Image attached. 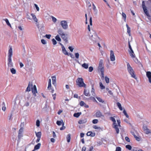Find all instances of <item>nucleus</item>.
<instances>
[{"label":"nucleus","mask_w":151,"mask_h":151,"mask_svg":"<svg viewBox=\"0 0 151 151\" xmlns=\"http://www.w3.org/2000/svg\"><path fill=\"white\" fill-rule=\"evenodd\" d=\"M115 117V116H114V117H110L109 119L110 120L113 122V128L115 129V130L116 131V133L117 134H118L119 133V130L118 127H120L121 126L120 125L121 122L120 120H117V122L118 125H117L116 123V121L115 119L114 118V117Z\"/></svg>","instance_id":"obj_1"},{"label":"nucleus","mask_w":151,"mask_h":151,"mask_svg":"<svg viewBox=\"0 0 151 151\" xmlns=\"http://www.w3.org/2000/svg\"><path fill=\"white\" fill-rule=\"evenodd\" d=\"M31 89L32 92L35 96H36V93H37L36 86L34 85L33 86L32 83L29 82L28 86L27 88L26 91H29Z\"/></svg>","instance_id":"obj_2"},{"label":"nucleus","mask_w":151,"mask_h":151,"mask_svg":"<svg viewBox=\"0 0 151 151\" xmlns=\"http://www.w3.org/2000/svg\"><path fill=\"white\" fill-rule=\"evenodd\" d=\"M12 47H10L9 50L8 57V66L12 67L13 66V63L12 60Z\"/></svg>","instance_id":"obj_3"},{"label":"nucleus","mask_w":151,"mask_h":151,"mask_svg":"<svg viewBox=\"0 0 151 151\" xmlns=\"http://www.w3.org/2000/svg\"><path fill=\"white\" fill-rule=\"evenodd\" d=\"M127 70L129 73L131 75V77L135 79H136V77L134 73V72L129 63H127Z\"/></svg>","instance_id":"obj_4"},{"label":"nucleus","mask_w":151,"mask_h":151,"mask_svg":"<svg viewBox=\"0 0 151 151\" xmlns=\"http://www.w3.org/2000/svg\"><path fill=\"white\" fill-rule=\"evenodd\" d=\"M76 83L80 87H86V85L84 83L83 79L81 78H78L76 81Z\"/></svg>","instance_id":"obj_5"},{"label":"nucleus","mask_w":151,"mask_h":151,"mask_svg":"<svg viewBox=\"0 0 151 151\" xmlns=\"http://www.w3.org/2000/svg\"><path fill=\"white\" fill-rule=\"evenodd\" d=\"M60 24L62 28L64 29H66L68 28V25L66 21H62L60 22Z\"/></svg>","instance_id":"obj_6"},{"label":"nucleus","mask_w":151,"mask_h":151,"mask_svg":"<svg viewBox=\"0 0 151 151\" xmlns=\"http://www.w3.org/2000/svg\"><path fill=\"white\" fill-rule=\"evenodd\" d=\"M98 71L101 72V77L104 78V67L99 66L98 67Z\"/></svg>","instance_id":"obj_7"},{"label":"nucleus","mask_w":151,"mask_h":151,"mask_svg":"<svg viewBox=\"0 0 151 151\" xmlns=\"http://www.w3.org/2000/svg\"><path fill=\"white\" fill-rule=\"evenodd\" d=\"M95 116L96 117L100 118L104 117V115L99 111H98L95 114Z\"/></svg>","instance_id":"obj_8"},{"label":"nucleus","mask_w":151,"mask_h":151,"mask_svg":"<svg viewBox=\"0 0 151 151\" xmlns=\"http://www.w3.org/2000/svg\"><path fill=\"white\" fill-rule=\"evenodd\" d=\"M110 58L111 61H114L115 60V57L114 55V52L112 50L110 51Z\"/></svg>","instance_id":"obj_9"},{"label":"nucleus","mask_w":151,"mask_h":151,"mask_svg":"<svg viewBox=\"0 0 151 151\" xmlns=\"http://www.w3.org/2000/svg\"><path fill=\"white\" fill-rule=\"evenodd\" d=\"M143 129L146 134H147L151 133L150 130L148 129L146 126H143Z\"/></svg>","instance_id":"obj_10"},{"label":"nucleus","mask_w":151,"mask_h":151,"mask_svg":"<svg viewBox=\"0 0 151 151\" xmlns=\"http://www.w3.org/2000/svg\"><path fill=\"white\" fill-rule=\"evenodd\" d=\"M67 35H65V34L64 33L61 36L62 39L66 43H67L68 42L67 37Z\"/></svg>","instance_id":"obj_11"},{"label":"nucleus","mask_w":151,"mask_h":151,"mask_svg":"<svg viewBox=\"0 0 151 151\" xmlns=\"http://www.w3.org/2000/svg\"><path fill=\"white\" fill-rule=\"evenodd\" d=\"M146 76L149 79V82L151 83V72L147 71L146 72Z\"/></svg>","instance_id":"obj_12"},{"label":"nucleus","mask_w":151,"mask_h":151,"mask_svg":"<svg viewBox=\"0 0 151 151\" xmlns=\"http://www.w3.org/2000/svg\"><path fill=\"white\" fill-rule=\"evenodd\" d=\"M60 45L62 46V50L63 53L65 55H68V53L66 51L65 47L61 43H60Z\"/></svg>","instance_id":"obj_13"},{"label":"nucleus","mask_w":151,"mask_h":151,"mask_svg":"<svg viewBox=\"0 0 151 151\" xmlns=\"http://www.w3.org/2000/svg\"><path fill=\"white\" fill-rule=\"evenodd\" d=\"M83 93L85 96H90L89 90L87 89H85L83 91Z\"/></svg>","instance_id":"obj_14"},{"label":"nucleus","mask_w":151,"mask_h":151,"mask_svg":"<svg viewBox=\"0 0 151 151\" xmlns=\"http://www.w3.org/2000/svg\"><path fill=\"white\" fill-rule=\"evenodd\" d=\"M87 121L86 119H84L79 120L78 121V123L79 124H81L86 123Z\"/></svg>","instance_id":"obj_15"},{"label":"nucleus","mask_w":151,"mask_h":151,"mask_svg":"<svg viewBox=\"0 0 151 151\" xmlns=\"http://www.w3.org/2000/svg\"><path fill=\"white\" fill-rule=\"evenodd\" d=\"M52 83L55 86L56 85V78L55 76H52Z\"/></svg>","instance_id":"obj_16"},{"label":"nucleus","mask_w":151,"mask_h":151,"mask_svg":"<svg viewBox=\"0 0 151 151\" xmlns=\"http://www.w3.org/2000/svg\"><path fill=\"white\" fill-rule=\"evenodd\" d=\"M126 27L127 28V32L128 33L129 35V36H131V34L130 33L131 32V30H130V28L129 27L128 25L127 24L126 25Z\"/></svg>","instance_id":"obj_17"},{"label":"nucleus","mask_w":151,"mask_h":151,"mask_svg":"<svg viewBox=\"0 0 151 151\" xmlns=\"http://www.w3.org/2000/svg\"><path fill=\"white\" fill-rule=\"evenodd\" d=\"M31 15L32 16L34 20L36 22H37L38 19L36 18L35 15L34 14L32 13L31 14Z\"/></svg>","instance_id":"obj_18"},{"label":"nucleus","mask_w":151,"mask_h":151,"mask_svg":"<svg viewBox=\"0 0 151 151\" xmlns=\"http://www.w3.org/2000/svg\"><path fill=\"white\" fill-rule=\"evenodd\" d=\"M41 146V144L40 143H38L34 147L35 150H37L39 149Z\"/></svg>","instance_id":"obj_19"},{"label":"nucleus","mask_w":151,"mask_h":151,"mask_svg":"<svg viewBox=\"0 0 151 151\" xmlns=\"http://www.w3.org/2000/svg\"><path fill=\"white\" fill-rule=\"evenodd\" d=\"M129 54L130 55L131 57L132 58H134L135 57V54L134 53L133 51V50L129 51Z\"/></svg>","instance_id":"obj_20"},{"label":"nucleus","mask_w":151,"mask_h":151,"mask_svg":"<svg viewBox=\"0 0 151 151\" xmlns=\"http://www.w3.org/2000/svg\"><path fill=\"white\" fill-rule=\"evenodd\" d=\"M81 114V112H78L75 113L73 114L74 116L76 118H78Z\"/></svg>","instance_id":"obj_21"},{"label":"nucleus","mask_w":151,"mask_h":151,"mask_svg":"<svg viewBox=\"0 0 151 151\" xmlns=\"http://www.w3.org/2000/svg\"><path fill=\"white\" fill-rule=\"evenodd\" d=\"M82 66L84 68L86 69L88 68V64L84 63L82 65Z\"/></svg>","instance_id":"obj_22"},{"label":"nucleus","mask_w":151,"mask_h":151,"mask_svg":"<svg viewBox=\"0 0 151 151\" xmlns=\"http://www.w3.org/2000/svg\"><path fill=\"white\" fill-rule=\"evenodd\" d=\"M117 106L119 108L120 110H122L123 108L120 103H119V102H117Z\"/></svg>","instance_id":"obj_23"},{"label":"nucleus","mask_w":151,"mask_h":151,"mask_svg":"<svg viewBox=\"0 0 151 151\" xmlns=\"http://www.w3.org/2000/svg\"><path fill=\"white\" fill-rule=\"evenodd\" d=\"M91 93L92 95L93 96H95V89L94 88V87L93 85L92 86V88L91 90Z\"/></svg>","instance_id":"obj_24"},{"label":"nucleus","mask_w":151,"mask_h":151,"mask_svg":"<svg viewBox=\"0 0 151 151\" xmlns=\"http://www.w3.org/2000/svg\"><path fill=\"white\" fill-rule=\"evenodd\" d=\"M96 98L100 102L104 103V101L100 97H96Z\"/></svg>","instance_id":"obj_25"},{"label":"nucleus","mask_w":151,"mask_h":151,"mask_svg":"<svg viewBox=\"0 0 151 151\" xmlns=\"http://www.w3.org/2000/svg\"><path fill=\"white\" fill-rule=\"evenodd\" d=\"M66 139L67 140V141L68 142H69L70 141V134H68L67 135Z\"/></svg>","instance_id":"obj_26"},{"label":"nucleus","mask_w":151,"mask_h":151,"mask_svg":"<svg viewBox=\"0 0 151 151\" xmlns=\"http://www.w3.org/2000/svg\"><path fill=\"white\" fill-rule=\"evenodd\" d=\"M36 135L37 138H41V132H39L36 133Z\"/></svg>","instance_id":"obj_27"},{"label":"nucleus","mask_w":151,"mask_h":151,"mask_svg":"<svg viewBox=\"0 0 151 151\" xmlns=\"http://www.w3.org/2000/svg\"><path fill=\"white\" fill-rule=\"evenodd\" d=\"M89 99L91 100H92L94 102H96V103L98 102L95 98L91 96L89 98Z\"/></svg>","instance_id":"obj_28"},{"label":"nucleus","mask_w":151,"mask_h":151,"mask_svg":"<svg viewBox=\"0 0 151 151\" xmlns=\"http://www.w3.org/2000/svg\"><path fill=\"white\" fill-rule=\"evenodd\" d=\"M99 85H100V88L101 89H105V86L103 85V84L101 82H100Z\"/></svg>","instance_id":"obj_29"},{"label":"nucleus","mask_w":151,"mask_h":151,"mask_svg":"<svg viewBox=\"0 0 151 151\" xmlns=\"http://www.w3.org/2000/svg\"><path fill=\"white\" fill-rule=\"evenodd\" d=\"M99 66L104 67L103 65V61L102 60H100Z\"/></svg>","instance_id":"obj_30"},{"label":"nucleus","mask_w":151,"mask_h":151,"mask_svg":"<svg viewBox=\"0 0 151 151\" xmlns=\"http://www.w3.org/2000/svg\"><path fill=\"white\" fill-rule=\"evenodd\" d=\"M93 9V11L96 12H97V10L96 9V7L93 3L92 4Z\"/></svg>","instance_id":"obj_31"},{"label":"nucleus","mask_w":151,"mask_h":151,"mask_svg":"<svg viewBox=\"0 0 151 151\" xmlns=\"http://www.w3.org/2000/svg\"><path fill=\"white\" fill-rule=\"evenodd\" d=\"M11 72L13 74H15L16 73V70L14 68H12L10 70Z\"/></svg>","instance_id":"obj_32"},{"label":"nucleus","mask_w":151,"mask_h":151,"mask_svg":"<svg viewBox=\"0 0 151 151\" xmlns=\"http://www.w3.org/2000/svg\"><path fill=\"white\" fill-rule=\"evenodd\" d=\"M55 39L58 41H60L61 39L58 35H57L55 37Z\"/></svg>","instance_id":"obj_33"},{"label":"nucleus","mask_w":151,"mask_h":151,"mask_svg":"<svg viewBox=\"0 0 151 151\" xmlns=\"http://www.w3.org/2000/svg\"><path fill=\"white\" fill-rule=\"evenodd\" d=\"M4 20L6 22V24L9 26L10 27L11 26V25L10 24V23L9 22V20L7 19H4Z\"/></svg>","instance_id":"obj_34"},{"label":"nucleus","mask_w":151,"mask_h":151,"mask_svg":"<svg viewBox=\"0 0 151 151\" xmlns=\"http://www.w3.org/2000/svg\"><path fill=\"white\" fill-rule=\"evenodd\" d=\"M133 134V135L134 137L135 138V139H136L138 141H140V138L139 137L137 136L134 134Z\"/></svg>","instance_id":"obj_35"},{"label":"nucleus","mask_w":151,"mask_h":151,"mask_svg":"<svg viewBox=\"0 0 151 151\" xmlns=\"http://www.w3.org/2000/svg\"><path fill=\"white\" fill-rule=\"evenodd\" d=\"M58 33L60 36L64 33L63 32L62 30L61 29H59L58 30Z\"/></svg>","instance_id":"obj_36"},{"label":"nucleus","mask_w":151,"mask_h":151,"mask_svg":"<svg viewBox=\"0 0 151 151\" xmlns=\"http://www.w3.org/2000/svg\"><path fill=\"white\" fill-rule=\"evenodd\" d=\"M92 123L93 124H96L98 122V120L97 119H94L93 120Z\"/></svg>","instance_id":"obj_37"},{"label":"nucleus","mask_w":151,"mask_h":151,"mask_svg":"<svg viewBox=\"0 0 151 151\" xmlns=\"http://www.w3.org/2000/svg\"><path fill=\"white\" fill-rule=\"evenodd\" d=\"M123 113L124 114V115L126 116V117L128 118L129 117L128 115L127 114V113L126 111H125V110L124 109L123 111Z\"/></svg>","instance_id":"obj_38"},{"label":"nucleus","mask_w":151,"mask_h":151,"mask_svg":"<svg viewBox=\"0 0 151 151\" xmlns=\"http://www.w3.org/2000/svg\"><path fill=\"white\" fill-rule=\"evenodd\" d=\"M22 137L23 134L22 133H18V139H21V138Z\"/></svg>","instance_id":"obj_39"},{"label":"nucleus","mask_w":151,"mask_h":151,"mask_svg":"<svg viewBox=\"0 0 151 151\" xmlns=\"http://www.w3.org/2000/svg\"><path fill=\"white\" fill-rule=\"evenodd\" d=\"M105 81L106 83H109V78L107 76L105 77Z\"/></svg>","instance_id":"obj_40"},{"label":"nucleus","mask_w":151,"mask_h":151,"mask_svg":"<svg viewBox=\"0 0 151 151\" xmlns=\"http://www.w3.org/2000/svg\"><path fill=\"white\" fill-rule=\"evenodd\" d=\"M93 128L95 129H100L101 128L100 127H98L96 125H93Z\"/></svg>","instance_id":"obj_41"},{"label":"nucleus","mask_w":151,"mask_h":151,"mask_svg":"<svg viewBox=\"0 0 151 151\" xmlns=\"http://www.w3.org/2000/svg\"><path fill=\"white\" fill-rule=\"evenodd\" d=\"M126 147L129 150H131L132 149V147L130 145H126Z\"/></svg>","instance_id":"obj_42"},{"label":"nucleus","mask_w":151,"mask_h":151,"mask_svg":"<svg viewBox=\"0 0 151 151\" xmlns=\"http://www.w3.org/2000/svg\"><path fill=\"white\" fill-rule=\"evenodd\" d=\"M36 126L38 127L40 125V121L39 120H37L36 121Z\"/></svg>","instance_id":"obj_43"},{"label":"nucleus","mask_w":151,"mask_h":151,"mask_svg":"<svg viewBox=\"0 0 151 151\" xmlns=\"http://www.w3.org/2000/svg\"><path fill=\"white\" fill-rule=\"evenodd\" d=\"M23 131V127H21L19 130V133H22V132Z\"/></svg>","instance_id":"obj_44"},{"label":"nucleus","mask_w":151,"mask_h":151,"mask_svg":"<svg viewBox=\"0 0 151 151\" xmlns=\"http://www.w3.org/2000/svg\"><path fill=\"white\" fill-rule=\"evenodd\" d=\"M52 41L53 44L54 45H55L57 44V42L54 39H52Z\"/></svg>","instance_id":"obj_45"},{"label":"nucleus","mask_w":151,"mask_h":151,"mask_svg":"<svg viewBox=\"0 0 151 151\" xmlns=\"http://www.w3.org/2000/svg\"><path fill=\"white\" fill-rule=\"evenodd\" d=\"M116 151H121V149L120 147H116Z\"/></svg>","instance_id":"obj_46"},{"label":"nucleus","mask_w":151,"mask_h":151,"mask_svg":"<svg viewBox=\"0 0 151 151\" xmlns=\"http://www.w3.org/2000/svg\"><path fill=\"white\" fill-rule=\"evenodd\" d=\"M93 70V68L92 66H90L89 68V71L90 72H91Z\"/></svg>","instance_id":"obj_47"},{"label":"nucleus","mask_w":151,"mask_h":151,"mask_svg":"<svg viewBox=\"0 0 151 151\" xmlns=\"http://www.w3.org/2000/svg\"><path fill=\"white\" fill-rule=\"evenodd\" d=\"M75 57H76V58H77V59H78L79 58V53L78 52L76 53H75Z\"/></svg>","instance_id":"obj_48"},{"label":"nucleus","mask_w":151,"mask_h":151,"mask_svg":"<svg viewBox=\"0 0 151 151\" xmlns=\"http://www.w3.org/2000/svg\"><path fill=\"white\" fill-rule=\"evenodd\" d=\"M122 16L124 18V19L126 20V14L122 12Z\"/></svg>","instance_id":"obj_49"},{"label":"nucleus","mask_w":151,"mask_h":151,"mask_svg":"<svg viewBox=\"0 0 151 151\" xmlns=\"http://www.w3.org/2000/svg\"><path fill=\"white\" fill-rule=\"evenodd\" d=\"M84 104H85V103L83 101H81L80 103V105L81 106H83Z\"/></svg>","instance_id":"obj_50"},{"label":"nucleus","mask_w":151,"mask_h":151,"mask_svg":"<svg viewBox=\"0 0 151 151\" xmlns=\"http://www.w3.org/2000/svg\"><path fill=\"white\" fill-rule=\"evenodd\" d=\"M41 42L43 44H45L46 43L45 40L44 39L41 40Z\"/></svg>","instance_id":"obj_51"},{"label":"nucleus","mask_w":151,"mask_h":151,"mask_svg":"<svg viewBox=\"0 0 151 151\" xmlns=\"http://www.w3.org/2000/svg\"><path fill=\"white\" fill-rule=\"evenodd\" d=\"M56 123L58 125H60L62 124V122L61 121H58L56 122Z\"/></svg>","instance_id":"obj_52"},{"label":"nucleus","mask_w":151,"mask_h":151,"mask_svg":"<svg viewBox=\"0 0 151 151\" xmlns=\"http://www.w3.org/2000/svg\"><path fill=\"white\" fill-rule=\"evenodd\" d=\"M45 37H46L48 39H50V37H51V35H45Z\"/></svg>","instance_id":"obj_53"},{"label":"nucleus","mask_w":151,"mask_h":151,"mask_svg":"<svg viewBox=\"0 0 151 151\" xmlns=\"http://www.w3.org/2000/svg\"><path fill=\"white\" fill-rule=\"evenodd\" d=\"M91 134L90 135V136L91 137H93L95 136V133L94 132H91Z\"/></svg>","instance_id":"obj_54"},{"label":"nucleus","mask_w":151,"mask_h":151,"mask_svg":"<svg viewBox=\"0 0 151 151\" xmlns=\"http://www.w3.org/2000/svg\"><path fill=\"white\" fill-rule=\"evenodd\" d=\"M125 140L128 142H130V139H129V138L127 137H125Z\"/></svg>","instance_id":"obj_55"},{"label":"nucleus","mask_w":151,"mask_h":151,"mask_svg":"<svg viewBox=\"0 0 151 151\" xmlns=\"http://www.w3.org/2000/svg\"><path fill=\"white\" fill-rule=\"evenodd\" d=\"M89 21H90V25L91 26L92 25V18L91 17L90 18Z\"/></svg>","instance_id":"obj_56"},{"label":"nucleus","mask_w":151,"mask_h":151,"mask_svg":"<svg viewBox=\"0 0 151 151\" xmlns=\"http://www.w3.org/2000/svg\"><path fill=\"white\" fill-rule=\"evenodd\" d=\"M128 45H129V47L130 50V51L132 50V48L131 46L130 45V43L129 41L128 42Z\"/></svg>","instance_id":"obj_57"},{"label":"nucleus","mask_w":151,"mask_h":151,"mask_svg":"<svg viewBox=\"0 0 151 151\" xmlns=\"http://www.w3.org/2000/svg\"><path fill=\"white\" fill-rule=\"evenodd\" d=\"M34 5L36 9L37 10V11H39V7H38V6H37V5L36 4H34Z\"/></svg>","instance_id":"obj_58"},{"label":"nucleus","mask_w":151,"mask_h":151,"mask_svg":"<svg viewBox=\"0 0 151 151\" xmlns=\"http://www.w3.org/2000/svg\"><path fill=\"white\" fill-rule=\"evenodd\" d=\"M51 83H48V86L47 87V88L48 89L50 90L51 89Z\"/></svg>","instance_id":"obj_59"},{"label":"nucleus","mask_w":151,"mask_h":151,"mask_svg":"<svg viewBox=\"0 0 151 151\" xmlns=\"http://www.w3.org/2000/svg\"><path fill=\"white\" fill-rule=\"evenodd\" d=\"M52 20L53 22H55L56 21L57 19L53 17H52Z\"/></svg>","instance_id":"obj_60"},{"label":"nucleus","mask_w":151,"mask_h":151,"mask_svg":"<svg viewBox=\"0 0 151 151\" xmlns=\"http://www.w3.org/2000/svg\"><path fill=\"white\" fill-rule=\"evenodd\" d=\"M68 48L71 52H72L73 51V50L74 49L73 48H72V47L71 46H69L68 47Z\"/></svg>","instance_id":"obj_61"},{"label":"nucleus","mask_w":151,"mask_h":151,"mask_svg":"<svg viewBox=\"0 0 151 151\" xmlns=\"http://www.w3.org/2000/svg\"><path fill=\"white\" fill-rule=\"evenodd\" d=\"M56 93H55L54 94H52V96L53 97V99L54 100H55L56 99Z\"/></svg>","instance_id":"obj_62"},{"label":"nucleus","mask_w":151,"mask_h":151,"mask_svg":"<svg viewBox=\"0 0 151 151\" xmlns=\"http://www.w3.org/2000/svg\"><path fill=\"white\" fill-rule=\"evenodd\" d=\"M86 148L84 146L83 147L82 149V151H86Z\"/></svg>","instance_id":"obj_63"},{"label":"nucleus","mask_w":151,"mask_h":151,"mask_svg":"<svg viewBox=\"0 0 151 151\" xmlns=\"http://www.w3.org/2000/svg\"><path fill=\"white\" fill-rule=\"evenodd\" d=\"M91 131H89L87 132V133L86 134L87 135V136H90V135L91 134Z\"/></svg>","instance_id":"obj_64"}]
</instances>
